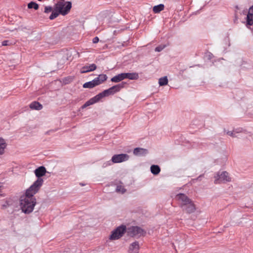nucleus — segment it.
Returning <instances> with one entry per match:
<instances>
[{
  "label": "nucleus",
  "mask_w": 253,
  "mask_h": 253,
  "mask_svg": "<svg viewBox=\"0 0 253 253\" xmlns=\"http://www.w3.org/2000/svg\"><path fill=\"white\" fill-rule=\"evenodd\" d=\"M125 79L129 80H137L139 78V75L137 73H123Z\"/></svg>",
  "instance_id": "obj_16"
},
{
  "label": "nucleus",
  "mask_w": 253,
  "mask_h": 253,
  "mask_svg": "<svg viewBox=\"0 0 253 253\" xmlns=\"http://www.w3.org/2000/svg\"><path fill=\"white\" fill-rule=\"evenodd\" d=\"M176 199L180 202V206L181 208L186 206L192 201L185 194L183 193H179L176 196Z\"/></svg>",
  "instance_id": "obj_7"
},
{
  "label": "nucleus",
  "mask_w": 253,
  "mask_h": 253,
  "mask_svg": "<svg viewBox=\"0 0 253 253\" xmlns=\"http://www.w3.org/2000/svg\"><path fill=\"white\" fill-rule=\"evenodd\" d=\"M6 147V144L5 140L0 137V155L3 154L4 152V149Z\"/></svg>",
  "instance_id": "obj_20"
},
{
  "label": "nucleus",
  "mask_w": 253,
  "mask_h": 253,
  "mask_svg": "<svg viewBox=\"0 0 253 253\" xmlns=\"http://www.w3.org/2000/svg\"><path fill=\"white\" fill-rule=\"evenodd\" d=\"M125 84V83L123 82L121 84L114 85L108 89H109V91L111 92V94L113 95L115 93L119 92L121 89L124 87Z\"/></svg>",
  "instance_id": "obj_10"
},
{
  "label": "nucleus",
  "mask_w": 253,
  "mask_h": 253,
  "mask_svg": "<svg viewBox=\"0 0 253 253\" xmlns=\"http://www.w3.org/2000/svg\"><path fill=\"white\" fill-rule=\"evenodd\" d=\"M116 192L123 194L126 192V189L122 185H118L116 189Z\"/></svg>",
  "instance_id": "obj_26"
},
{
  "label": "nucleus",
  "mask_w": 253,
  "mask_h": 253,
  "mask_svg": "<svg viewBox=\"0 0 253 253\" xmlns=\"http://www.w3.org/2000/svg\"><path fill=\"white\" fill-rule=\"evenodd\" d=\"M129 158V156L126 154H120L114 155L112 157V162L113 163H119L127 161Z\"/></svg>",
  "instance_id": "obj_8"
},
{
  "label": "nucleus",
  "mask_w": 253,
  "mask_h": 253,
  "mask_svg": "<svg viewBox=\"0 0 253 253\" xmlns=\"http://www.w3.org/2000/svg\"><path fill=\"white\" fill-rule=\"evenodd\" d=\"M61 2H63L64 3H65V2H64L65 0H60Z\"/></svg>",
  "instance_id": "obj_36"
},
{
  "label": "nucleus",
  "mask_w": 253,
  "mask_h": 253,
  "mask_svg": "<svg viewBox=\"0 0 253 253\" xmlns=\"http://www.w3.org/2000/svg\"><path fill=\"white\" fill-rule=\"evenodd\" d=\"M33 186H30L21 197L20 199V206L22 211L25 214L31 213L37 204V200L34 195L39 191L34 189Z\"/></svg>",
  "instance_id": "obj_1"
},
{
  "label": "nucleus",
  "mask_w": 253,
  "mask_h": 253,
  "mask_svg": "<svg viewBox=\"0 0 253 253\" xmlns=\"http://www.w3.org/2000/svg\"><path fill=\"white\" fill-rule=\"evenodd\" d=\"M9 41H7V40H5V41H3L2 42V46H6V45H8L9 44Z\"/></svg>",
  "instance_id": "obj_33"
},
{
  "label": "nucleus",
  "mask_w": 253,
  "mask_h": 253,
  "mask_svg": "<svg viewBox=\"0 0 253 253\" xmlns=\"http://www.w3.org/2000/svg\"><path fill=\"white\" fill-rule=\"evenodd\" d=\"M39 7V4L34 1H31L28 4V8L29 9L34 8L35 10H37L38 9Z\"/></svg>",
  "instance_id": "obj_24"
},
{
  "label": "nucleus",
  "mask_w": 253,
  "mask_h": 253,
  "mask_svg": "<svg viewBox=\"0 0 253 253\" xmlns=\"http://www.w3.org/2000/svg\"><path fill=\"white\" fill-rule=\"evenodd\" d=\"M97 77L102 83L104 82L107 79V76L105 74H100Z\"/></svg>",
  "instance_id": "obj_27"
},
{
  "label": "nucleus",
  "mask_w": 253,
  "mask_h": 253,
  "mask_svg": "<svg viewBox=\"0 0 253 253\" xmlns=\"http://www.w3.org/2000/svg\"><path fill=\"white\" fill-rule=\"evenodd\" d=\"M253 24V5L252 6L249 10L247 16V25L251 26Z\"/></svg>",
  "instance_id": "obj_11"
},
{
  "label": "nucleus",
  "mask_w": 253,
  "mask_h": 253,
  "mask_svg": "<svg viewBox=\"0 0 253 253\" xmlns=\"http://www.w3.org/2000/svg\"><path fill=\"white\" fill-rule=\"evenodd\" d=\"M99 97L97 96V95L94 97L90 98L89 100L87 101L82 106V109H84L85 108L92 105L96 102H98L99 101Z\"/></svg>",
  "instance_id": "obj_12"
},
{
  "label": "nucleus",
  "mask_w": 253,
  "mask_h": 253,
  "mask_svg": "<svg viewBox=\"0 0 253 253\" xmlns=\"http://www.w3.org/2000/svg\"><path fill=\"white\" fill-rule=\"evenodd\" d=\"M97 67L95 64H91L89 66H84L81 70V73H85L91 71H93L96 70Z\"/></svg>",
  "instance_id": "obj_14"
},
{
  "label": "nucleus",
  "mask_w": 253,
  "mask_h": 253,
  "mask_svg": "<svg viewBox=\"0 0 253 253\" xmlns=\"http://www.w3.org/2000/svg\"><path fill=\"white\" fill-rule=\"evenodd\" d=\"M168 84V79L167 76H164L159 79V84L160 86L166 85Z\"/></svg>",
  "instance_id": "obj_23"
},
{
  "label": "nucleus",
  "mask_w": 253,
  "mask_h": 253,
  "mask_svg": "<svg viewBox=\"0 0 253 253\" xmlns=\"http://www.w3.org/2000/svg\"><path fill=\"white\" fill-rule=\"evenodd\" d=\"M150 170L154 175H157L160 173L161 169L159 166L154 165L151 166Z\"/></svg>",
  "instance_id": "obj_19"
},
{
  "label": "nucleus",
  "mask_w": 253,
  "mask_h": 253,
  "mask_svg": "<svg viewBox=\"0 0 253 253\" xmlns=\"http://www.w3.org/2000/svg\"><path fill=\"white\" fill-rule=\"evenodd\" d=\"M203 176V175H200L196 179L197 180H200L201 178Z\"/></svg>",
  "instance_id": "obj_35"
},
{
  "label": "nucleus",
  "mask_w": 253,
  "mask_h": 253,
  "mask_svg": "<svg viewBox=\"0 0 253 253\" xmlns=\"http://www.w3.org/2000/svg\"><path fill=\"white\" fill-rule=\"evenodd\" d=\"M214 183L220 184L222 183H226L231 181V178L230 177L229 174L226 171H222L221 172H218L214 176Z\"/></svg>",
  "instance_id": "obj_4"
},
{
  "label": "nucleus",
  "mask_w": 253,
  "mask_h": 253,
  "mask_svg": "<svg viewBox=\"0 0 253 253\" xmlns=\"http://www.w3.org/2000/svg\"><path fill=\"white\" fill-rule=\"evenodd\" d=\"M148 153V150L146 149L137 147L134 149L133 154L136 156H144Z\"/></svg>",
  "instance_id": "obj_15"
},
{
  "label": "nucleus",
  "mask_w": 253,
  "mask_h": 253,
  "mask_svg": "<svg viewBox=\"0 0 253 253\" xmlns=\"http://www.w3.org/2000/svg\"><path fill=\"white\" fill-rule=\"evenodd\" d=\"M30 108L32 110H40L42 108V106L39 102L34 101L30 104Z\"/></svg>",
  "instance_id": "obj_17"
},
{
  "label": "nucleus",
  "mask_w": 253,
  "mask_h": 253,
  "mask_svg": "<svg viewBox=\"0 0 253 253\" xmlns=\"http://www.w3.org/2000/svg\"><path fill=\"white\" fill-rule=\"evenodd\" d=\"M72 7L71 1H65V3L58 1L54 5V10L49 16L50 20H53L58 17L60 14L63 16L67 15Z\"/></svg>",
  "instance_id": "obj_2"
},
{
  "label": "nucleus",
  "mask_w": 253,
  "mask_h": 253,
  "mask_svg": "<svg viewBox=\"0 0 253 253\" xmlns=\"http://www.w3.org/2000/svg\"><path fill=\"white\" fill-rule=\"evenodd\" d=\"M93 80L90 82H86L83 84L84 88H92L95 86L94 83H93Z\"/></svg>",
  "instance_id": "obj_25"
},
{
  "label": "nucleus",
  "mask_w": 253,
  "mask_h": 253,
  "mask_svg": "<svg viewBox=\"0 0 253 253\" xmlns=\"http://www.w3.org/2000/svg\"><path fill=\"white\" fill-rule=\"evenodd\" d=\"M127 234L131 237L143 236L145 232L138 226H131L127 229Z\"/></svg>",
  "instance_id": "obj_6"
},
{
  "label": "nucleus",
  "mask_w": 253,
  "mask_h": 253,
  "mask_svg": "<svg viewBox=\"0 0 253 253\" xmlns=\"http://www.w3.org/2000/svg\"><path fill=\"white\" fill-rule=\"evenodd\" d=\"M99 42V38L97 37H94L92 40V42L94 43H96Z\"/></svg>",
  "instance_id": "obj_32"
},
{
  "label": "nucleus",
  "mask_w": 253,
  "mask_h": 253,
  "mask_svg": "<svg viewBox=\"0 0 253 253\" xmlns=\"http://www.w3.org/2000/svg\"><path fill=\"white\" fill-rule=\"evenodd\" d=\"M80 185H82V186L84 185V184H83V183H80Z\"/></svg>",
  "instance_id": "obj_37"
},
{
  "label": "nucleus",
  "mask_w": 253,
  "mask_h": 253,
  "mask_svg": "<svg viewBox=\"0 0 253 253\" xmlns=\"http://www.w3.org/2000/svg\"><path fill=\"white\" fill-rule=\"evenodd\" d=\"M164 5L163 4H160L155 5L153 8V10L154 13H158L162 11L164 9Z\"/></svg>",
  "instance_id": "obj_22"
},
{
  "label": "nucleus",
  "mask_w": 253,
  "mask_h": 253,
  "mask_svg": "<svg viewBox=\"0 0 253 253\" xmlns=\"http://www.w3.org/2000/svg\"><path fill=\"white\" fill-rule=\"evenodd\" d=\"M93 83H94L95 86L101 84H102L101 81L99 80L98 77L95 78L93 80Z\"/></svg>",
  "instance_id": "obj_29"
},
{
  "label": "nucleus",
  "mask_w": 253,
  "mask_h": 253,
  "mask_svg": "<svg viewBox=\"0 0 253 253\" xmlns=\"http://www.w3.org/2000/svg\"><path fill=\"white\" fill-rule=\"evenodd\" d=\"M8 206V204L7 203H6L5 204L2 205V208L5 209L7 208Z\"/></svg>",
  "instance_id": "obj_34"
},
{
  "label": "nucleus",
  "mask_w": 253,
  "mask_h": 253,
  "mask_svg": "<svg viewBox=\"0 0 253 253\" xmlns=\"http://www.w3.org/2000/svg\"><path fill=\"white\" fill-rule=\"evenodd\" d=\"M183 211H185L186 212L188 213H193L196 210V208L194 204L192 201L189 204H187L186 206L183 207L181 208Z\"/></svg>",
  "instance_id": "obj_9"
},
{
  "label": "nucleus",
  "mask_w": 253,
  "mask_h": 253,
  "mask_svg": "<svg viewBox=\"0 0 253 253\" xmlns=\"http://www.w3.org/2000/svg\"><path fill=\"white\" fill-rule=\"evenodd\" d=\"M124 79H125V78L124 77V73H123L113 77L111 78V81L112 82L119 83Z\"/></svg>",
  "instance_id": "obj_18"
},
{
  "label": "nucleus",
  "mask_w": 253,
  "mask_h": 253,
  "mask_svg": "<svg viewBox=\"0 0 253 253\" xmlns=\"http://www.w3.org/2000/svg\"><path fill=\"white\" fill-rule=\"evenodd\" d=\"M52 11V8L50 6H45V8H44V12L45 13H49V12H51Z\"/></svg>",
  "instance_id": "obj_30"
},
{
  "label": "nucleus",
  "mask_w": 253,
  "mask_h": 253,
  "mask_svg": "<svg viewBox=\"0 0 253 253\" xmlns=\"http://www.w3.org/2000/svg\"><path fill=\"white\" fill-rule=\"evenodd\" d=\"M226 133L233 137H236L235 133H234L233 131H227Z\"/></svg>",
  "instance_id": "obj_31"
},
{
  "label": "nucleus",
  "mask_w": 253,
  "mask_h": 253,
  "mask_svg": "<svg viewBox=\"0 0 253 253\" xmlns=\"http://www.w3.org/2000/svg\"><path fill=\"white\" fill-rule=\"evenodd\" d=\"M126 226L125 225H122L118 227L112 232V234L110 236V239L117 240L120 238L126 231Z\"/></svg>",
  "instance_id": "obj_5"
},
{
  "label": "nucleus",
  "mask_w": 253,
  "mask_h": 253,
  "mask_svg": "<svg viewBox=\"0 0 253 253\" xmlns=\"http://www.w3.org/2000/svg\"><path fill=\"white\" fill-rule=\"evenodd\" d=\"M34 172L38 178L31 186H34L35 189L39 191L43 183V180L41 177L45 175L46 170L44 167L41 166L36 169Z\"/></svg>",
  "instance_id": "obj_3"
},
{
  "label": "nucleus",
  "mask_w": 253,
  "mask_h": 253,
  "mask_svg": "<svg viewBox=\"0 0 253 253\" xmlns=\"http://www.w3.org/2000/svg\"><path fill=\"white\" fill-rule=\"evenodd\" d=\"M166 45H160L155 48V51H157V52H160L163 49H164L166 47Z\"/></svg>",
  "instance_id": "obj_28"
},
{
  "label": "nucleus",
  "mask_w": 253,
  "mask_h": 253,
  "mask_svg": "<svg viewBox=\"0 0 253 253\" xmlns=\"http://www.w3.org/2000/svg\"><path fill=\"white\" fill-rule=\"evenodd\" d=\"M139 246L138 242L135 241L130 244L129 248V253H138Z\"/></svg>",
  "instance_id": "obj_13"
},
{
  "label": "nucleus",
  "mask_w": 253,
  "mask_h": 253,
  "mask_svg": "<svg viewBox=\"0 0 253 253\" xmlns=\"http://www.w3.org/2000/svg\"><path fill=\"white\" fill-rule=\"evenodd\" d=\"M110 95H112L111 94V92L109 91V89H107L106 90H104L102 92L99 93L97 95V96L99 97V100H100L101 98H102L104 97L108 96Z\"/></svg>",
  "instance_id": "obj_21"
}]
</instances>
